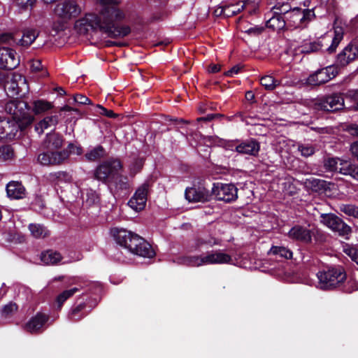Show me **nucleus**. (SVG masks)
<instances>
[{"instance_id":"1","label":"nucleus","mask_w":358,"mask_h":358,"mask_svg":"<svg viewBox=\"0 0 358 358\" xmlns=\"http://www.w3.org/2000/svg\"><path fill=\"white\" fill-rule=\"evenodd\" d=\"M99 14L89 13L75 22L74 28L79 34H87L91 31H99L110 38H123L131 32L129 26H118L117 22L124 18V13L117 5L119 0H98Z\"/></svg>"},{"instance_id":"2","label":"nucleus","mask_w":358,"mask_h":358,"mask_svg":"<svg viewBox=\"0 0 358 358\" xmlns=\"http://www.w3.org/2000/svg\"><path fill=\"white\" fill-rule=\"evenodd\" d=\"M116 243L127 249L131 253L148 258H152L155 253L151 245L138 234L124 229L111 230Z\"/></svg>"},{"instance_id":"3","label":"nucleus","mask_w":358,"mask_h":358,"mask_svg":"<svg viewBox=\"0 0 358 358\" xmlns=\"http://www.w3.org/2000/svg\"><path fill=\"white\" fill-rule=\"evenodd\" d=\"M343 38V30L342 27H336L334 28L333 36H327L313 41L304 40L300 51L306 54L320 50H326L329 53H333L336 51Z\"/></svg>"},{"instance_id":"4","label":"nucleus","mask_w":358,"mask_h":358,"mask_svg":"<svg viewBox=\"0 0 358 358\" xmlns=\"http://www.w3.org/2000/svg\"><path fill=\"white\" fill-rule=\"evenodd\" d=\"M285 16L287 28L296 29L304 27L315 17V13L310 9H302L300 8H289L288 3L277 4L274 7Z\"/></svg>"},{"instance_id":"5","label":"nucleus","mask_w":358,"mask_h":358,"mask_svg":"<svg viewBox=\"0 0 358 358\" xmlns=\"http://www.w3.org/2000/svg\"><path fill=\"white\" fill-rule=\"evenodd\" d=\"M231 257L221 250H212L201 255L186 256L179 259V264L199 267L204 265L229 264Z\"/></svg>"},{"instance_id":"6","label":"nucleus","mask_w":358,"mask_h":358,"mask_svg":"<svg viewBox=\"0 0 358 358\" xmlns=\"http://www.w3.org/2000/svg\"><path fill=\"white\" fill-rule=\"evenodd\" d=\"M318 287L322 289H330L340 285L346 278L342 268H331L317 274Z\"/></svg>"},{"instance_id":"7","label":"nucleus","mask_w":358,"mask_h":358,"mask_svg":"<svg viewBox=\"0 0 358 358\" xmlns=\"http://www.w3.org/2000/svg\"><path fill=\"white\" fill-rule=\"evenodd\" d=\"M4 110L11 115L12 120L18 121L23 124H30L34 117L29 114L27 103L22 101L10 100L6 103Z\"/></svg>"},{"instance_id":"8","label":"nucleus","mask_w":358,"mask_h":358,"mask_svg":"<svg viewBox=\"0 0 358 358\" xmlns=\"http://www.w3.org/2000/svg\"><path fill=\"white\" fill-rule=\"evenodd\" d=\"M121 167V163L117 159L106 161L99 164L94 170V177L102 182L110 183L115 180L117 172Z\"/></svg>"},{"instance_id":"9","label":"nucleus","mask_w":358,"mask_h":358,"mask_svg":"<svg viewBox=\"0 0 358 358\" xmlns=\"http://www.w3.org/2000/svg\"><path fill=\"white\" fill-rule=\"evenodd\" d=\"M320 221L331 230L345 238H348L349 235L352 232L351 227L334 213L321 214Z\"/></svg>"},{"instance_id":"10","label":"nucleus","mask_w":358,"mask_h":358,"mask_svg":"<svg viewBox=\"0 0 358 358\" xmlns=\"http://www.w3.org/2000/svg\"><path fill=\"white\" fill-rule=\"evenodd\" d=\"M81 13V8L74 0L58 3L54 9L55 15L64 22L76 17Z\"/></svg>"},{"instance_id":"11","label":"nucleus","mask_w":358,"mask_h":358,"mask_svg":"<svg viewBox=\"0 0 358 358\" xmlns=\"http://www.w3.org/2000/svg\"><path fill=\"white\" fill-rule=\"evenodd\" d=\"M213 194L217 200L231 202L238 198V189L234 184L217 182L214 184Z\"/></svg>"},{"instance_id":"12","label":"nucleus","mask_w":358,"mask_h":358,"mask_svg":"<svg viewBox=\"0 0 358 358\" xmlns=\"http://www.w3.org/2000/svg\"><path fill=\"white\" fill-rule=\"evenodd\" d=\"M6 88L10 96H22L29 90L26 78L19 73L13 75L11 79L7 82Z\"/></svg>"},{"instance_id":"13","label":"nucleus","mask_w":358,"mask_h":358,"mask_svg":"<svg viewBox=\"0 0 358 358\" xmlns=\"http://www.w3.org/2000/svg\"><path fill=\"white\" fill-rule=\"evenodd\" d=\"M69 156L66 150L57 152H43L38 155V162L43 166H55L62 164Z\"/></svg>"},{"instance_id":"14","label":"nucleus","mask_w":358,"mask_h":358,"mask_svg":"<svg viewBox=\"0 0 358 358\" xmlns=\"http://www.w3.org/2000/svg\"><path fill=\"white\" fill-rule=\"evenodd\" d=\"M316 106L325 111H336L344 107V98L339 94H333L319 99Z\"/></svg>"},{"instance_id":"15","label":"nucleus","mask_w":358,"mask_h":358,"mask_svg":"<svg viewBox=\"0 0 358 358\" xmlns=\"http://www.w3.org/2000/svg\"><path fill=\"white\" fill-rule=\"evenodd\" d=\"M148 189V182L141 185L128 201V206L136 212L143 210L146 205Z\"/></svg>"},{"instance_id":"16","label":"nucleus","mask_w":358,"mask_h":358,"mask_svg":"<svg viewBox=\"0 0 358 358\" xmlns=\"http://www.w3.org/2000/svg\"><path fill=\"white\" fill-rule=\"evenodd\" d=\"M337 74L335 67L328 66L321 69L310 75L308 78V83L312 85H320L324 84L332 78Z\"/></svg>"},{"instance_id":"17","label":"nucleus","mask_w":358,"mask_h":358,"mask_svg":"<svg viewBox=\"0 0 358 358\" xmlns=\"http://www.w3.org/2000/svg\"><path fill=\"white\" fill-rule=\"evenodd\" d=\"M20 64V59L16 52L8 48H0V68L13 70Z\"/></svg>"},{"instance_id":"18","label":"nucleus","mask_w":358,"mask_h":358,"mask_svg":"<svg viewBox=\"0 0 358 358\" xmlns=\"http://www.w3.org/2000/svg\"><path fill=\"white\" fill-rule=\"evenodd\" d=\"M358 58V42L352 41L337 56V62L345 66Z\"/></svg>"},{"instance_id":"19","label":"nucleus","mask_w":358,"mask_h":358,"mask_svg":"<svg viewBox=\"0 0 358 358\" xmlns=\"http://www.w3.org/2000/svg\"><path fill=\"white\" fill-rule=\"evenodd\" d=\"M48 319L49 317L46 314L38 313L27 322L24 329L31 334L38 333L45 327Z\"/></svg>"},{"instance_id":"20","label":"nucleus","mask_w":358,"mask_h":358,"mask_svg":"<svg viewBox=\"0 0 358 358\" xmlns=\"http://www.w3.org/2000/svg\"><path fill=\"white\" fill-rule=\"evenodd\" d=\"M185 198L190 202H204L208 199L209 192L205 187H187L185 192Z\"/></svg>"},{"instance_id":"21","label":"nucleus","mask_w":358,"mask_h":358,"mask_svg":"<svg viewBox=\"0 0 358 358\" xmlns=\"http://www.w3.org/2000/svg\"><path fill=\"white\" fill-rule=\"evenodd\" d=\"M288 236L298 241H301L304 243H310L312 241V233L311 231L300 225L293 227L288 232Z\"/></svg>"},{"instance_id":"22","label":"nucleus","mask_w":358,"mask_h":358,"mask_svg":"<svg viewBox=\"0 0 358 358\" xmlns=\"http://www.w3.org/2000/svg\"><path fill=\"white\" fill-rule=\"evenodd\" d=\"M260 150L259 143L253 139L245 141L235 146V150L241 155L256 156Z\"/></svg>"},{"instance_id":"23","label":"nucleus","mask_w":358,"mask_h":358,"mask_svg":"<svg viewBox=\"0 0 358 358\" xmlns=\"http://www.w3.org/2000/svg\"><path fill=\"white\" fill-rule=\"evenodd\" d=\"M6 193L9 198L21 199L25 196L26 190L21 182L10 181L6 185Z\"/></svg>"},{"instance_id":"24","label":"nucleus","mask_w":358,"mask_h":358,"mask_svg":"<svg viewBox=\"0 0 358 358\" xmlns=\"http://www.w3.org/2000/svg\"><path fill=\"white\" fill-rule=\"evenodd\" d=\"M278 10H275L266 21V27L273 30L280 31L283 29L286 26L285 16Z\"/></svg>"},{"instance_id":"25","label":"nucleus","mask_w":358,"mask_h":358,"mask_svg":"<svg viewBox=\"0 0 358 358\" xmlns=\"http://www.w3.org/2000/svg\"><path fill=\"white\" fill-rule=\"evenodd\" d=\"M59 122V117L57 115L47 116L35 125V131L41 134L45 129L55 128Z\"/></svg>"},{"instance_id":"26","label":"nucleus","mask_w":358,"mask_h":358,"mask_svg":"<svg viewBox=\"0 0 358 358\" xmlns=\"http://www.w3.org/2000/svg\"><path fill=\"white\" fill-rule=\"evenodd\" d=\"M38 36V31L34 29H27L23 31L20 39H16V45L23 48H28Z\"/></svg>"},{"instance_id":"27","label":"nucleus","mask_w":358,"mask_h":358,"mask_svg":"<svg viewBox=\"0 0 358 358\" xmlns=\"http://www.w3.org/2000/svg\"><path fill=\"white\" fill-rule=\"evenodd\" d=\"M63 137L57 133H50L46 136L45 147L48 150L59 149L63 145Z\"/></svg>"},{"instance_id":"28","label":"nucleus","mask_w":358,"mask_h":358,"mask_svg":"<svg viewBox=\"0 0 358 358\" xmlns=\"http://www.w3.org/2000/svg\"><path fill=\"white\" fill-rule=\"evenodd\" d=\"M219 241L211 236H205L197 238L194 242L195 250L201 251L204 248H211L214 245H218Z\"/></svg>"},{"instance_id":"29","label":"nucleus","mask_w":358,"mask_h":358,"mask_svg":"<svg viewBox=\"0 0 358 358\" xmlns=\"http://www.w3.org/2000/svg\"><path fill=\"white\" fill-rule=\"evenodd\" d=\"M8 128L6 129L5 133V138L11 140L14 138L18 133L20 129H22L27 127L28 124H23L22 123L15 120H10L7 118Z\"/></svg>"},{"instance_id":"30","label":"nucleus","mask_w":358,"mask_h":358,"mask_svg":"<svg viewBox=\"0 0 358 358\" xmlns=\"http://www.w3.org/2000/svg\"><path fill=\"white\" fill-rule=\"evenodd\" d=\"M62 259L60 253L53 251V250H47L41 254V261L43 264L45 265H54Z\"/></svg>"},{"instance_id":"31","label":"nucleus","mask_w":358,"mask_h":358,"mask_svg":"<svg viewBox=\"0 0 358 358\" xmlns=\"http://www.w3.org/2000/svg\"><path fill=\"white\" fill-rule=\"evenodd\" d=\"M260 83L266 90L273 91L280 85L281 81L271 75H266L261 78Z\"/></svg>"},{"instance_id":"32","label":"nucleus","mask_w":358,"mask_h":358,"mask_svg":"<svg viewBox=\"0 0 358 358\" xmlns=\"http://www.w3.org/2000/svg\"><path fill=\"white\" fill-rule=\"evenodd\" d=\"M29 229L31 235L36 238H45L50 234L49 231L44 226L39 224H30Z\"/></svg>"},{"instance_id":"33","label":"nucleus","mask_w":358,"mask_h":358,"mask_svg":"<svg viewBox=\"0 0 358 358\" xmlns=\"http://www.w3.org/2000/svg\"><path fill=\"white\" fill-rule=\"evenodd\" d=\"M268 253L286 259H292L293 255L292 252L284 246H273Z\"/></svg>"},{"instance_id":"34","label":"nucleus","mask_w":358,"mask_h":358,"mask_svg":"<svg viewBox=\"0 0 358 358\" xmlns=\"http://www.w3.org/2000/svg\"><path fill=\"white\" fill-rule=\"evenodd\" d=\"M244 4L242 3H237L236 4H230L224 6L222 9H220V14H223L224 16L235 15L243 10Z\"/></svg>"},{"instance_id":"35","label":"nucleus","mask_w":358,"mask_h":358,"mask_svg":"<svg viewBox=\"0 0 358 358\" xmlns=\"http://www.w3.org/2000/svg\"><path fill=\"white\" fill-rule=\"evenodd\" d=\"M53 107L50 102L45 100H36L33 103V111L35 114H41L50 110Z\"/></svg>"},{"instance_id":"36","label":"nucleus","mask_w":358,"mask_h":358,"mask_svg":"<svg viewBox=\"0 0 358 358\" xmlns=\"http://www.w3.org/2000/svg\"><path fill=\"white\" fill-rule=\"evenodd\" d=\"M83 201L87 205L92 206L99 203V196L92 189H86L83 193Z\"/></svg>"},{"instance_id":"37","label":"nucleus","mask_w":358,"mask_h":358,"mask_svg":"<svg viewBox=\"0 0 358 358\" xmlns=\"http://www.w3.org/2000/svg\"><path fill=\"white\" fill-rule=\"evenodd\" d=\"M104 155V150L102 146L98 145L96 148H94L89 152L85 154V157L87 159L90 161H95L101 157H102Z\"/></svg>"},{"instance_id":"38","label":"nucleus","mask_w":358,"mask_h":358,"mask_svg":"<svg viewBox=\"0 0 358 358\" xmlns=\"http://www.w3.org/2000/svg\"><path fill=\"white\" fill-rule=\"evenodd\" d=\"M79 289L77 287H74L68 290H65L62 292L61 294L58 295L57 297V303L58 308H60L63 303L71 296H72L75 293L78 292Z\"/></svg>"},{"instance_id":"39","label":"nucleus","mask_w":358,"mask_h":358,"mask_svg":"<svg viewBox=\"0 0 358 358\" xmlns=\"http://www.w3.org/2000/svg\"><path fill=\"white\" fill-rule=\"evenodd\" d=\"M14 157V150L10 145H3L0 147V159L7 161L13 159Z\"/></svg>"},{"instance_id":"40","label":"nucleus","mask_w":358,"mask_h":358,"mask_svg":"<svg viewBox=\"0 0 358 358\" xmlns=\"http://www.w3.org/2000/svg\"><path fill=\"white\" fill-rule=\"evenodd\" d=\"M338 162H341V159L338 158H327L324 162V166L325 169L329 171H339L340 169L338 166Z\"/></svg>"},{"instance_id":"41","label":"nucleus","mask_w":358,"mask_h":358,"mask_svg":"<svg viewBox=\"0 0 358 358\" xmlns=\"http://www.w3.org/2000/svg\"><path fill=\"white\" fill-rule=\"evenodd\" d=\"M340 173L344 175H349L354 179L358 180V165L349 164L345 169L341 168Z\"/></svg>"},{"instance_id":"42","label":"nucleus","mask_w":358,"mask_h":358,"mask_svg":"<svg viewBox=\"0 0 358 358\" xmlns=\"http://www.w3.org/2000/svg\"><path fill=\"white\" fill-rule=\"evenodd\" d=\"M340 210L345 214L352 216L354 217H358V208L351 204H342L339 207Z\"/></svg>"},{"instance_id":"43","label":"nucleus","mask_w":358,"mask_h":358,"mask_svg":"<svg viewBox=\"0 0 358 358\" xmlns=\"http://www.w3.org/2000/svg\"><path fill=\"white\" fill-rule=\"evenodd\" d=\"M17 306L15 303L10 302L5 305L1 309V315L5 317H10L17 311Z\"/></svg>"},{"instance_id":"44","label":"nucleus","mask_w":358,"mask_h":358,"mask_svg":"<svg viewBox=\"0 0 358 358\" xmlns=\"http://www.w3.org/2000/svg\"><path fill=\"white\" fill-rule=\"evenodd\" d=\"M298 150L303 157H309L315 153V149L312 145L301 144L298 146Z\"/></svg>"},{"instance_id":"45","label":"nucleus","mask_w":358,"mask_h":358,"mask_svg":"<svg viewBox=\"0 0 358 358\" xmlns=\"http://www.w3.org/2000/svg\"><path fill=\"white\" fill-rule=\"evenodd\" d=\"M0 43L16 45V38L12 34L4 33L0 34Z\"/></svg>"},{"instance_id":"46","label":"nucleus","mask_w":358,"mask_h":358,"mask_svg":"<svg viewBox=\"0 0 358 358\" xmlns=\"http://www.w3.org/2000/svg\"><path fill=\"white\" fill-rule=\"evenodd\" d=\"M344 252L348 255L352 261L358 264V249L354 247L347 246L344 248Z\"/></svg>"},{"instance_id":"47","label":"nucleus","mask_w":358,"mask_h":358,"mask_svg":"<svg viewBox=\"0 0 358 358\" xmlns=\"http://www.w3.org/2000/svg\"><path fill=\"white\" fill-rule=\"evenodd\" d=\"M85 306L84 303H81L76 306L75 308H73L69 316L70 320L72 321L79 320L82 317H77V315L80 312H81L84 309Z\"/></svg>"},{"instance_id":"48","label":"nucleus","mask_w":358,"mask_h":358,"mask_svg":"<svg viewBox=\"0 0 358 358\" xmlns=\"http://www.w3.org/2000/svg\"><path fill=\"white\" fill-rule=\"evenodd\" d=\"M357 290H358V282L354 280L348 281L344 287V291L348 293H351Z\"/></svg>"},{"instance_id":"49","label":"nucleus","mask_w":358,"mask_h":358,"mask_svg":"<svg viewBox=\"0 0 358 358\" xmlns=\"http://www.w3.org/2000/svg\"><path fill=\"white\" fill-rule=\"evenodd\" d=\"M50 176L52 178L57 179L59 181H68L70 179L69 174L65 171L55 172Z\"/></svg>"},{"instance_id":"50","label":"nucleus","mask_w":358,"mask_h":358,"mask_svg":"<svg viewBox=\"0 0 358 358\" xmlns=\"http://www.w3.org/2000/svg\"><path fill=\"white\" fill-rule=\"evenodd\" d=\"M97 108H98V113L102 115H105L106 117H115L117 116V115L115 113H114V112L111 110H107L106 108H105L104 107H103L101 105H97Z\"/></svg>"},{"instance_id":"51","label":"nucleus","mask_w":358,"mask_h":358,"mask_svg":"<svg viewBox=\"0 0 358 358\" xmlns=\"http://www.w3.org/2000/svg\"><path fill=\"white\" fill-rule=\"evenodd\" d=\"M7 128H8L7 118L0 117V139L5 138V133Z\"/></svg>"},{"instance_id":"52","label":"nucleus","mask_w":358,"mask_h":358,"mask_svg":"<svg viewBox=\"0 0 358 358\" xmlns=\"http://www.w3.org/2000/svg\"><path fill=\"white\" fill-rule=\"evenodd\" d=\"M117 180H119V185L120 188L121 189H126L127 187V178L126 177H122L121 176L118 175V172H117L116 177L115 178V180L113 182L116 184L117 186Z\"/></svg>"},{"instance_id":"53","label":"nucleus","mask_w":358,"mask_h":358,"mask_svg":"<svg viewBox=\"0 0 358 358\" xmlns=\"http://www.w3.org/2000/svg\"><path fill=\"white\" fill-rule=\"evenodd\" d=\"M73 101L79 104H90V100L83 94H76L73 97Z\"/></svg>"},{"instance_id":"54","label":"nucleus","mask_w":358,"mask_h":358,"mask_svg":"<svg viewBox=\"0 0 358 358\" xmlns=\"http://www.w3.org/2000/svg\"><path fill=\"white\" fill-rule=\"evenodd\" d=\"M16 3L21 8L27 9L31 8L35 0H15Z\"/></svg>"},{"instance_id":"55","label":"nucleus","mask_w":358,"mask_h":358,"mask_svg":"<svg viewBox=\"0 0 358 358\" xmlns=\"http://www.w3.org/2000/svg\"><path fill=\"white\" fill-rule=\"evenodd\" d=\"M345 96L355 101V104L353 106H357V104L358 103V90H352L348 91V92L345 94Z\"/></svg>"},{"instance_id":"56","label":"nucleus","mask_w":358,"mask_h":358,"mask_svg":"<svg viewBox=\"0 0 358 358\" xmlns=\"http://www.w3.org/2000/svg\"><path fill=\"white\" fill-rule=\"evenodd\" d=\"M350 151L353 157H355L358 161V141L351 144Z\"/></svg>"},{"instance_id":"57","label":"nucleus","mask_w":358,"mask_h":358,"mask_svg":"<svg viewBox=\"0 0 358 358\" xmlns=\"http://www.w3.org/2000/svg\"><path fill=\"white\" fill-rule=\"evenodd\" d=\"M240 69H241V67L239 66H238V65L234 66L231 69L227 71L225 73V75L227 76H233L234 75L238 73V72L240 71Z\"/></svg>"},{"instance_id":"58","label":"nucleus","mask_w":358,"mask_h":358,"mask_svg":"<svg viewBox=\"0 0 358 358\" xmlns=\"http://www.w3.org/2000/svg\"><path fill=\"white\" fill-rule=\"evenodd\" d=\"M348 131L354 136H358V124H352L348 127Z\"/></svg>"},{"instance_id":"59","label":"nucleus","mask_w":358,"mask_h":358,"mask_svg":"<svg viewBox=\"0 0 358 358\" xmlns=\"http://www.w3.org/2000/svg\"><path fill=\"white\" fill-rule=\"evenodd\" d=\"M41 62L40 60H34L31 62V68L34 71H38L41 69Z\"/></svg>"},{"instance_id":"60","label":"nucleus","mask_w":358,"mask_h":358,"mask_svg":"<svg viewBox=\"0 0 358 358\" xmlns=\"http://www.w3.org/2000/svg\"><path fill=\"white\" fill-rule=\"evenodd\" d=\"M220 70V66L219 64H210L208 66V71L210 73H217Z\"/></svg>"},{"instance_id":"61","label":"nucleus","mask_w":358,"mask_h":358,"mask_svg":"<svg viewBox=\"0 0 358 358\" xmlns=\"http://www.w3.org/2000/svg\"><path fill=\"white\" fill-rule=\"evenodd\" d=\"M213 117H214V115L210 114V115H208L206 117H199V118H197L196 120L198 122H200V121H211L213 119Z\"/></svg>"},{"instance_id":"62","label":"nucleus","mask_w":358,"mask_h":358,"mask_svg":"<svg viewBox=\"0 0 358 358\" xmlns=\"http://www.w3.org/2000/svg\"><path fill=\"white\" fill-rule=\"evenodd\" d=\"M68 148L69 149V152H72V149L76 148L78 155H80L82 152V149L79 147H75L72 143H69L68 145Z\"/></svg>"},{"instance_id":"63","label":"nucleus","mask_w":358,"mask_h":358,"mask_svg":"<svg viewBox=\"0 0 358 358\" xmlns=\"http://www.w3.org/2000/svg\"><path fill=\"white\" fill-rule=\"evenodd\" d=\"M245 99L248 101H253L255 99V95L252 92L248 91L245 93Z\"/></svg>"},{"instance_id":"64","label":"nucleus","mask_w":358,"mask_h":358,"mask_svg":"<svg viewBox=\"0 0 358 358\" xmlns=\"http://www.w3.org/2000/svg\"><path fill=\"white\" fill-rule=\"evenodd\" d=\"M60 111H76V112H78V110L66 105V106L62 107L60 108Z\"/></svg>"}]
</instances>
